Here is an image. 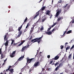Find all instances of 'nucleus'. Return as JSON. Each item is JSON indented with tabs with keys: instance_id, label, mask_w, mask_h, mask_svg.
Here are the masks:
<instances>
[{
	"instance_id": "nucleus-1",
	"label": "nucleus",
	"mask_w": 74,
	"mask_h": 74,
	"mask_svg": "<svg viewBox=\"0 0 74 74\" xmlns=\"http://www.w3.org/2000/svg\"><path fill=\"white\" fill-rule=\"evenodd\" d=\"M42 38V37H41L39 38H35L34 39H32L31 40V42H33V43H34V42H38V43L39 44L40 42H41V39Z\"/></svg>"
},
{
	"instance_id": "nucleus-2",
	"label": "nucleus",
	"mask_w": 74,
	"mask_h": 74,
	"mask_svg": "<svg viewBox=\"0 0 74 74\" xmlns=\"http://www.w3.org/2000/svg\"><path fill=\"white\" fill-rule=\"evenodd\" d=\"M8 34V33H7V34L5 35L4 37V41L6 40V42L5 44V46H8V40H8V38H7V36Z\"/></svg>"
},
{
	"instance_id": "nucleus-3",
	"label": "nucleus",
	"mask_w": 74,
	"mask_h": 74,
	"mask_svg": "<svg viewBox=\"0 0 74 74\" xmlns=\"http://www.w3.org/2000/svg\"><path fill=\"white\" fill-rule=\"evenodd\" d=\"M57 11V12L56 16H55L56 17H58V16L59 15V14L61 13V12H62V9H60L59 10L58 9L56 10V11Z\"/></svg>"
},
{
	"instance_id": "nucleus-4",
	"label": "nucleus",
	"mask_w": 74,
	"mask_h": 74,
	"mask_svg": "<svg viewBox=\"0 0 74 74\" xmlns=\"http://www.w3.org/2000/svg\"><path fill=\"white\" fill-rule=\"evenodd\" d=\"M33 59H34V58H32L31 59H29V58H27V63H28V64H29V63H31V62H32V61L33 60Z\"/></svg>"
},
{
	"instance_id": "nucleus-5",
	"label": "nucleus",
	"mask_w": 74,
	"mask_h": 74,
	"mask_svg": "<svg viewBox=\"0 0 74 74\" xmlns=\"http://www.w3.org/2000/svg\"><path fill=\"white\" fill-rule=\"evenodd\" d=\"M40 65V64L39 62H35L34 65V67H38Z\"/></svg>"
},
{
	"instance_id": "nucleus-6",
	"label": "nucleus",
	"mask_w": 74,
	"mask_h": 74,
	"mask_svg": "<svg viewBox=\"0 0 74 74\" xmlns=\"http://www.w3.org/2000/svg\"><path fill=\"white\" fill-rule=\"evenodd\" d=\"M16 51H14L12 53L10 54V56L11 58H13L15 56V52Z\"/></svg>"
},
{
	"instance_id": "nucleus-7",
	"label": "nucleus",
	"mask_w": 74,
	"mask_h": 74,
	"mask_svg": "<svg viewBox=\"0 0 74 74\" xmlns=\"http://www.w3.org/2000/svg\"><path fill=\"white\" fill-rule=\"evenodd\" d=\"M18 33V35H17V36L16 37V38H18L20 37V36H21L22 35V30H21L20 32H19Z\"/></svg>"
},
{
	"instance_id": "nucleus-8",
	"label": "nucleus",
	"mask_w": 74,
	"mask_h": 74,
	"mask_svg": "<svg viewBox=\"0 0 74 74\" xmlns=\"http://www.w3.org/2000/svg\"><path fill=\"white\" fill-rule=\"evenodd\" d=\"M36 15L34 17V19H36V18H37V17L39 15L40 13L39 12H38L36 13Z\"/></svg>"
},
{
	"instance_id": "nucleus-9",
	"label": "nucleus",
	"mask_w": 74,
	"mask_h": 74,
	"mask_svg": "<svg viewBox=\"0 0 74 74\" xmlns=\"http://www.w3.org/2000/svg\"><path fill=\"white\" fill-rule=\"evenodd\" d=\"M46 34H47L48 35H51L52 33L51 31L47 32L45 33Z\"/></svg>"
},
{
	"instance_id": "nucleus-10",
	"label": "nucleus",
	"mask_w": 74,
	"mask_h": 74,
	"mask_svg": "<svg viewBox=\"0 0 74 74\" xmlns=\"http://www.w3.org/2000/svg\"><path fill=\"white\" fill-rule=\"evenodd\" d=\"M26 48V46L23 47V48L21 50L22 52H23L25 51Z\"/></svg>"
},
{
	"instance_id": "nucleus-11",
	"label": "nucleus",
	"mask_w": 74,
	"mask_h": 74,
	"mask_svg": "<svg viewBox=\"0 0 74 74\" xmlns=\"http://www.w3.org/2000/svg\"><path fill=\"white\" fill-rule=\"evenodd\" d=\"M25 42V40H23V42H21L20 44L18 45V47H20V46H21V45H22V44H23Z\"/></svg>"
},
{
	"instance_id": "nucleus-12",
	"label": "nucleus",
	"mask_w": 74,
	"mask_h": 74,
	"mask_svg": "<svg viewBox=\"0 0 74 74\" xmlns=\"http://www.w3.org/2000/svg\"><path fill=\"white\" fill-rule=\"evenodd\" d=\"M23 58H24V57L23 56H22V57H21L18 59V61H20V60H21L22 59H23Z\"/></svg>"
},
{
	"instance_id": "nucleus-13",
	"label": "nucleus",
	"mask_w": 74,
	"mask_h": 74,
	"mask_svg": "<svg viewBox=\"0 0 74 74\" xmlns=\"http://www.w3.org/2000/svg\"><path fill=\"white\" fill-rule=\"evenodd\" d=\"M50 12H51V11L49 10H47L46 12V15H49V14H50Z\"/></svg>"
},
{
	"instance_id": "nucleus-14",
	"label": "nucleus",
	"mask_w": 74,
	"mask_h": 74,
	"mask_svg": "<svg viewBox=\"0 0 74 74\" xmlns=\"http://www.w3.org/2000/svg\"><path fill=\"white\" fill-rule=\"evenodd\" d=\"M22 25H21L20 27H19L18 29V30L19 32H20V30H21V29H22Z\"/></svg>"
},
{
	"instance_id": "nucleus-15",
	"label": "nucleus",
	"mask_w": 74,
	"mask_h": 74,
	"mask_svg": "<svg viewBox=\"0 0 74 74\" xmlns=\"http://www.w3.org/2000/svg\"><path fill=\"white\" fill-rule=\"evenodd\" d=\"M31 29H31L30 30V33H29L30 34H32V32H33V29H34V27H31Z\"/></svg>"
},
{
	"instance_id": "nucleus-16",
	"label": "nucleus",
	"mask_w": 74,
	"mask_h": 74,
	"mask_svg": "<svg viewBox=\"0 0 74 74\" xmlns=\"http://www.w3.org/2000/svg\"><path fill=\"white\" fill-rule=\"evenodd\" d=\"M11 41H12V42L11 43V45H12L13 44V43H15V40H11Z\"/></svg>"
},
{
	"instance_id": "nucleus-17",
	"label": "nucleus",
	"mask_w": 74,
	"mask_h": 74,
	"mask_svg": "<svg viewBox=\"0 0 74 74\" xmlns=\"http://www.w3.org/2000/svg\"><path fill=\"white\" fill-rule=\"evenodd\" d=\"M59 58V56H56L55 57L54 60H58V59Z\"/></svg>"
},
{
	"instance_id": "nucleus-18",
	"label": "nucleus",
	"mask_w": 74,
	"mask_h": 74,
	"mask_svg": "<svg viewBox=\"0 0 74 74\" xmlns=\"http://www.w3.org/2000/svg\"><path fill=\"white\" fill-rule=\"evenodd\" d=\"M9 71H10V73H13V72H14V69H10Z\"/></svg>"
},
{
	"instance_id": "nucleus-19",
	"label": "nucleus",
	"mask_w": 74,
	"mask_h": 74,
	"mask_svg": "<svg viewBox=\"0 0 74 74\" xmlns=\"http://www.w3.org/2000/svg\"><path fill=\"white\" fill-rule=\"evenodd\" d=\"M70 48V46L67 47L66 49V52H67V50H69Z\"/></svg>"
},
{
	"instance_id": "nucleus-20",
	"label": "nucleus",
	"mask_w": 74,
	"mask_h": 74,
	"mask_svg": "<svg viewBox=\"0 0 74 74\" xmlns=\"http://www.w3.org/2000/svg\"><path fill=\"white\" fill-rule=\"evenodd\" d=\"M71 32H72V30H71L69 31L66 33V34H69V33H71Z\"/></svg>"
},
{
	"instance_id": "nucleus-21",
	"label": "nucleus",
	"mask_w": 74,
	"mask_h": 74,
	"mask_svg": "<svg viewBox=\"0 0 74 74\" xmlns=\"http://www.w3.org/2000/svg\"><path fill=\"white\" fill-rule=\"evenodd\" d=\"M63 65V64H62V63H61L59 64V65L58 66V67H60V66H62Z\"/></svg>"
},
{
	"instance_id": "nucleus-22",
	"label": "nucleus",
	"mask_w": 74,
	"mask_h": 74,
	"mask_svg": "<svg viewBox=\"0 0 74 74\" xmlns=\"http://www.w3.org/2000/svg\"><path fill=\"white\" fill-rule=\"evenodd\" d=\"M66 33V31L64 32V33L63 34V35L61 36V38H63V37H64V35L65 34V33Z\"/></svg>"
},
{
	"instance_id": "nucleus-23",
	"label": "nucleus",
	"mask_w": 74,
	"mask_h": 74,
	"mask_svg": "<svg viewBox=\"0 0 74 74\" xmlns=\"http://www.w3.org/2000/svg\"><path fill=\"white\" fill-rule=\"evenodd\" d=\"M62 1H62V0H60L58 1V3H62Z\"/></svg>"
},
{
	"instance_id": "nucleus-24",
	"label": "nucleus",
	"mask_w": 74,
	"mask_h": 74,
	"mask_svg": "<svg viewBox=\"0 0 74 74\" xmlns=\"http://www.w3.org/2000/svg\"><path fill=\"white\" fill-rule=\"evenodd\" d=\"M72 54H70L69 55V56H68V58L69 59H71V56Z\"/></svg>"
},
{
	"instance_id": "nucleus-25",
	"label": "nucleus",
	"mask_w": 74,
	"mask_h": 74,
	"mask_svg": "<svg viewBox=\"0 0 74 74\" xmlns=\"http://www.w3.org/2000/svg\"><path fill=\"white\" fill-rule=\"evenodd\" d=\"M74 48V45H73L72 47L70 49V51H71V49H73Z\"/></svg>"
},
{
	"instance_id": "nucleus-26",
	"label": "nucleus",
	"mask_w": 74,
	"mask_h": 74,
	"mask_svg": "<svg viewBox=\"0 0 74 74\" xmlns=\"http://www.w3.org/2000/svg\"><path fill=\"white\" fill-rule=\"evenodd\" d=\"M1 59H3V58H4V57H3V53L1 54Z\"/></svg>"
},
{
	"instance_id": "nucleus-27",
	"label": "nucleus",
	"mask_w": 74,
	"mask_h": 74,
	"mask_svg": "<svg viewBox=\"0 0 74 74\" xmlns=\"http://www.w3.org/2000/svg\"><path fill=\"white\" fill-rule=\"evenodd\" d=\"M59 63H58V62H57L55 64V66H56L58 64H59Z\"/></svg>"
},
{
	"instance_id": "nucleus-28",
	"label": "nucleus",
	"mask_w": 74,
	"mask_h": 74,
	"mask_svg": "<svg viewBox=\"0 0 74 74\" xmlns=\"http://www.w3.org/2000/svg\"><path fill=\"white\" fill-rule=\"evenodd\" d=\"M68 5V4H66V5L63 6V8H66Z\"/></svg>"
},
{
	"instance_id": "nucleus-29",
	"label": "nucleus",
	"mask_w": 74,
	"mask_h": 74,
	"mask_svg": "<svg viewBox=\"0 0 74 74\" xmlns=\"http://www.w3.org/2000/svg\"><path fill=\"white\" fill-rule=\"evenodd\" d=\"M60 48H61V49H63V48H64V46L61 45L60 46Z\"/></svg>"
},
{
	"instance_id": "nucleus-30",
	"label": "nucleus",
	"mask_w": 74,
	"mask_h": 74,
	"mask_svg": "<svg viewBox=\"0 0 74 74\" xmlns=\"http://www.w3.org/2000/svg\"><path fill=\"white\" fill-rule=\"evenodd\" d=\"M59 67H59L58 66H57V67L55 69V71H57V70H58V68H59Z\"/></svg>"
},
{
	"instance_id": "nucleus-31",
	"label": "nucleus",
	"mask_w": 74,
	"mask_h": 74,
	"mask_svg": "<svg viewBox=\"0 0 74 74\" xmlns=\"http://www.w3.org/2000/svg\"><path fill=\"white\" fill-rule=\"evenodd\" d=\"M45 7H43L42 8L41 10L42 11H43V10H44L45 9Z\"/></svg>"
},
{
	"instance_id": "nucleus-32",
	"label": "nucleus",
	"mask_w": 74,
	"mask_h": 74,
	"mask_svg": "<svg viewBox=\"0 0 74 74\" xmlns=\"http://www.w3.org/2000/svg\"><path fill=\"white\" fill-rule=\"evenodd\" d=\"M1 48L0 49V55L1 54V53H2V51H1Z\"/></svg>"
},
{
	"instance_id": "nucleus-33",
	"label": "nucleus",
	"mask_w": 74,
	"mask_h": 74,
	"mask_svg": "<svg viewBox=\"0 0 74 74\" xmlns=\"http://www.w3.org/2000/svg\"><path fill=\"white\" fill-rule=\"evenodd\" d=\"M27 29L26 28L25 29L24 31V33H25V32H27Z\"/></svg>"
},
{
	"instance_id": "nucleus-34",
	"label": "nucleus",
	"mask_w": 74,
	"mask_h": 74,
	"mask_svg": "<svg viewBox=\"0 0 74 74\" xmlns=\"http://www.w3.org/2000/svg\"><path fill=\"white\" fill-rule=\"evenodd\" d=\"M51 29V27H50L49 28H48L47 29V31H49Z\"/></svg>"
},
{
	"instance_id": "nucleus-35",
	"label": "nucleus",
	"mask_w": 74,
	"mask_h": 74,
	"mask_svg": "<svg viewBox=\"0 0 74 74\" xmlns=\"http://www.w3.org/2000/svg\"><path fill=\"white\" fill-rule=\"evenodd\" d=\"M45 21V19H42V22H44V21Z\"/></svg>"
},
{
	"instance_id": "nucleus-36",
	"label": "nucleus",
	"mask_w": 74,
	"mask_h": 74,
	"mask_svg": "<svg viewBox=\"0 0 74 74\" xmlns=\"http://www.w3.org/2000/svg\"><path fill=\"white\" fill-rule=\"evenodd\" d=\"M67 45H68V44H69V43H67V42L65 43V47H66V46L67 45Z\"/></svg>"
},
{
	"instance_id": "nucleus-37",
	"label": "nucleus",
	"mask_w": 74,
	"mask_h": 74,
	"mask_svg": "<svg viewBox=\"0 0 74 74\" xmlns=\"http://www.w3.org/2000/svg\"><path fill=\"white\" fill-rule=\"evenodd\" d=\"M44 29V27H42L41 28H40V30H43V29Z\"/></svg>"
},
{
	"instance_id": "nucleus-38",
	"label": "nucleus",
	"mask_w": 74,
	"mask_h": 74,
	"mask_svg": "<svg viewBox=\"0 0 74 74\" xmlns=\"http://www.w3.org/2000/svg\"><path fill=\"white\" fill-rule=\"evenodd\" d=\"M54 31H55V28L53 29L52 30L51 32H54Z\"/></svg>"
},
{
	"instance_id": "nucleus-39",
	"label": "nucleus",
	"mask_w": 74,
	"mask_h": 74,
	"mask_svg": "<svg viewBox=\"0 0 74 74\" xmlns=\"http://www.w3.org/2000/svg\"><path fill=\"white\" fill-rule=\"evenodd\" d=\"M11 66H9V68H8V69L10 70V69H11Z\"/></svg>"
},
{
	"instance_id": "nucleus-40",
	"label": "nucleus",
	"mask_w": 74,
	"mask_h": 74,
	"mask_svg": "<svg viewBox=\"0 0 74 74\" xmlns=\"http://www.w3.org/2000/svg\"><path fill=\"white\" fill-rule=\"evenodd\" d=\"M18 64V61L16 62L15 64L14 65H17Z\"/></svg>"
},
{
	"instance_id": "nucleus-41",
	"label": "nucleus",
	"mask_w": 74,
	"mask_h": 74,
	"mask_svg": "<svg viewBox=\"0 0 74 74\" xmlns=\"http://www.w3.org/2000/svg\"><path fill=\"white\" fill-rule=\"evenodd\" d=\"M63 17L62 16L60 18H58V19H63Z\"/></svg>"
},
{
	"instance_id": "nucleus-42",
	"label": "nucleus",
	"mask_w": 74,
	"mask_h": 74,
	"mask_svg": "<svg viewBox=\"0 0 74 74\" xmlns=\"http://www.w3.org/2000/svg\"><path fill=\"white\" fill-rule=\"evenodd\" d=\"M47 58L49 59L50 58V55H49L47 56Z\"/></svg>"
},
{
	"instance_id": "nucleus-43",
	"label": "nucleus",
	"mask_w": 74,
	"mask_h": 74,
	"mask_svg": "<svg viewBox=\"0 0 74 74\" xmlns=\"http://www.w3.org/2000/svg\"><path fill=\"white\" fill-rule=\"evenodd\" d=\"M54 29H55V31L56 30H58V28H55Z\"/></svg>"
},
{
	"instance_id": "nucleus-44",
	"label": "nucleus",
	"mask_w": 74,
	"mask_h": 74,
	"mask_svg": "<svg viewBox=\"0 0 74 74\" xmlns=\"http://www.w3.org/2000/svg\"><path fill=\"white\" fill-rule=\"evenodd\" d=\"M27 20V19H25L24 21V22H26Z\"/></svg>"
},
{
	"instance_id": "nucleus-45",
	"label": "nucleus",
	"mask_w": 74,
	"mask_h": 74,
	"mask_svg": "<svg viewBox=\"0 0 74 74\" xmlns=\"http://www.w3.org/2000/svg\"><path fill=\"white\" fill-rule=\"evenodd\" d=\"M40 19H39V20H38V21H37L36 23H35L37 24V23H38V22H39V20H40Z\"/></svg>"
},
{
	"instance_id": "nucleus-46",
	"label": "nucleus",
	"mask_w": 74,
	"mask_h": 74,
	"mask_svg": "<svg viewBox=\"0 0 74 74\" xmlns=\"http://www.w3.org/2000/svg\"><path fill=\"white\" fill-rule=\"evenodd\" d=\"M52 62H53V60H52L50 62V64H52Z\"/></svg>"
},
{
	"instance_id": "nucleus-47",
	"label": "nucleus",
	"mask_w": 74,
	"mask_h": 74,
	"mask_svg": "<svg viewBox=\"0 0 74 74\" xmlns=\"http://www.w3.org/2000/svg\"><path fill=\"white\" fill-rule=\"evenodd\" d=\"M8 70H9V71H10V70L9 69H7L6 70V71L7 72L8 71Z\"/></svg>"
},
{
	"instance_id": "nucleus-48",
	"label": "nucleus",
	"mask_w": 74,
	"mask_h": 74,
	"mask_svg": "<svg viewBox=\"0 0 74 74\" xmlns=\"http://www.w3.org/2000/svg\"><path fill=\"white\" fill-rule=\"evenodd\" d=\"M26 48H28V47H29V45H28L27 46H26Z\"/></svg>"
},
{
	"instance_id": "nucleus-49",
	"label": "nucleus",
	"mask_w": 74,
	"mask_h": 74,
	"mask_svg": "<svg viewBox=\"0 0 74 74\" xmlns=\"http://www.w3.org/2000/svg\"><path fill=\"white\" fill-rule=\"evenodd\" d=\"M32 38V36H31L30 38L29 39V40H31Z\"/></svg>"
},
{
	"instance_id": "nucleus-50",
	"label": "nucleus",
	"mask_w": 74,
	"mask_h": 74,
	"mask_svg": "<svg viewBox=\"0 0 74 74\" xmlns=\"http://www.w3.org/2000/svg\"><path fill=\"white\" fill-rule=\"evenodd\" d=\"M54 26V25L53 24V25H52V26L51 27H51V28H52V27H53V26Z\"/></svg>"
},
{
	"instance_id": "nucleus-51",
	"label": "nucleus",
	"mask_w": 74,
	"mask_h": 74,
	"mask_svg": "<svg viewBox=\"0 0 74 74\" xmlns=\"http://www.w3.org/2000/svg\"><path fill=\"white\" fill-rule=\"evenodd\" d=\"M57 23H54V24L53 25H54V26H55V25H56V24Z\"/></svg>"
},
{
	"instance_id": "nucleus-52",
	"label": "nucleus",
	"mask_w": 74,
	"mask_h": 74,
	"mask_svg": "<svg viewBox=\"0 0 74 74\" xmlns=\"http://www.w3.org/2000/svg\"><path fill=\"white\" fill-rule=\"evenodd\" d=\"M43 0H40L38 2V3H41V2Z\"/></svg>"
},
{
	"instance_id": "nucleus-53",
	"label": "nucleus",
	"mask_w": 74,
	"mask_h": 74,
	"mask_svg": "<svg viewBox=\"0 0 74 74\" xmlns=\"http://www.w3.org/2000/svg\"><path fill=\"white\" fill-rule=\"evenodd\" d=\"M16 44H17V43H14L13 44V45H16Z\"/></svg>"
},
{
	"instance_id": "nucleus-54",
	"label": "nucleus",
	"mask_w": 74,
	"mask_h": 74,
	"mask_svg": "<svg viewBox=\"0 0 74 74\" xmlns=\"http://www.w3.org/2000/svg\"><path fill=\"white\" fill-rule=\"evenodd\" d=\"M28 26H28V25H27V26L26 27V29H27V27H28Z\"/></svg>"
},
{
	"instance_id": "nucleus-55",
	"label": "nucleus",
	"mask_w": 74,
	"mask_h": 74,
	"mask_svg": "<svg viewBox=\"0 0 74 74\" xmlns=\"http://www.w3.org/2000/svg\"><path fill=\"white\" fill-rule=\"evenodd\" d=\"M64 61H62V62L61 63H62L63 64V63H64Z\"/></svg>"
},
{
	"instance_id": "nucleus-56",
	"label": "nucleus",
	"mask_w": 74,
	"mask_h": 74,
	"mask_svg": "<svg viewBox=\"0 0 74 74\" xmlns=\"http://www.w3.org/2000/svg\"><path fill=\"white\" fill-rule=\"evenodd\" d=\"M35 26H36V25H33V27H35Z\"/></svg>"
},
{
	"instance_id": "nucleus-57",
	"label": "nucleus",
	"mask_w": 74,
	"mask_h": 74,
	"mask_svg": "<svg viewBox=\"0 0 74 74\" xmlns=\"http://www.w3.org/2000/svg\"><path fill=\"white\" fill-rule=\"evenodd\" d=\"M34 24V25H35V26H36L37 25V24L36 23H35Z\"/></svg>"
},
{
	"instance_id": "nucleus-58",
	"label": "nucleus",
	"mask_w": 74,
	"mask_h": 74,
	"mask_svg": "<svg viewBox=\"0 0 74 74\" xmlns=\"http://www.w3.org/2000/svg\"><path fill=\"white\" fill-rule=\"evenodd\" d=\"M5 62H4L3 64H2V65H4V64H5Z\"/></svg>"
},
{
	"instance_id": "nucleus-59",
	"label": "nucleus",
	"mask_w": 74,
	"mask_h": 74,
	"mask_svg": "<svg viewBox=\"0 0 74 74\" xmlns=\"http://www.w3.org/2000/svg\"><path fill=\"white\" fill-rule=\"evenodd\" d=\"M52 15H51V16H50V19H51V18H52Z\"/></svg>"
},
{
	"instance_id": "nucleus-60",
	"label": "nucleus",
	"mask_w": 74,
	"mask_h": 74,
	"mask_svg": "<svg viewBox=\"0 0 74 74\" xmlns=\"http://www.w3.org/2000/svg\"><path fill=\"white\" fill-rule=\"evenodd\" d=\"M27 25H28V26H30V25H29V23L27 24Z\"/></svg>"
},
{
	"instance_id": "nucleus-61",
	"label": "nucleus",
	"mask_w": 74,
	"mask_h": 74,
	"mask_svg": "<svg viewBox=\"0 0 74 74\" xmlns=\"http://www.w3.org/2000/svg\"><path fill=\"white\" fill-rule=\"evenodd\" d=\"M72 23H74V20H73L72 22Z\"/></svg>"
},
{
	"instance_id": "nucleus-62",
	"label": "nucleus",
	"mask_w": 74,
	"mask_h": 74,
	"mask_svg": "<svg viewBox=\"0 0 74 74\" xmlns=\"http://www.w3.org/2000/svg\"><path fill=\"white\" fill-rule=\"evenodd\" d=\"M32 71V70L30 69L29 70V73H30Z\"/></svg>"
},
{
	"instance_id": "nucleus-63",
	"label": "nucleus",
	"mask_w": 74,
	"mask_h": 74,
	"mask_svg": "<svg viewBox=\"0 0 74 74\" xmlns=\"http://www.w3.org/2000/svg\"><path fill=\"white\" fill-rule=\"evenodd\" d=\"M60 20V19H58V21H59Z\"/></svg>"
},
{
	"instance_id": "nucleus-64",
	"label": "nucleus",
	"mask_w": 74,
	"mask_h": 74,
	"mask_svg": "<svg viewBox=\"0 0 74 74\" xmlns=\"http://www.w3.org/2000/svg\"><path fill=\"white\" fill-rule=\"evenodd\" d=\"M73 59H74V53H73Z\"/></svg>"
}]
</instances>
